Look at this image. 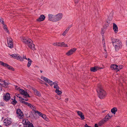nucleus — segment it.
<instances>
[{
	"instance_id": "3",
	"label": "nucleus",
	"mask_w": 127,
	"mask_h": 127,
	"mask_svg": "<svg viewBox=\"0 0 127 127\" xmlns=\"http://www.w3.org/2000/svg\"><path fill=\"white\" fill-rule=\"evenodd\" d=\"M96 91L98 97L100 98L103 99L106 95V92L103 90L100 84L98 85Z\"/></svg>"
},
{
	"instance_id": "50",
	"label": "nucleus",
	"mask_w": 127,
	"mask_h": 127,
	"mask_svg": "<svg viewBox=\"0 0 127 127\" xmlns=\"http://www.w3.org/2000/svg\"><path fill=\"white\" fill-rule=\"evenodd\" d=\"M85 127H90V126H88L87 124H86L85 125Z\"/></svg>"
},
{
	"instance_id": "55",
	"label": "nucleus",
	"mask_w": 127,
	"mask_h": 127,
	"mask_svg": "<svg viewBox=\"0 0 127 127\" xmlns=\"http://www.w3.org/2000/svg\"><path fill=\"white\" fill-rule=\"evenodd\" d=\"M72 25H70L68 27H69V28L70 29L71 27H72Z\"/></svg>"
},
{
	"instance_id": "45",
	"label": "nucleus",
	"mask_w": 127,
	"mask_h": 127,
	"mask_svg": "<svg viewBox=\"0 0 127 127\" xmlns=\"http://www.w3.org/2000/svg\"><path fill=\"white\" fill-rule=\"evenodd\" d=\"M22 59H23V61H24V59H25L26 60H27L28 59L26 57V56H24L23 55V57Z\"/></svg>"
},
{
	"instance_id": "28",
	"label": "nucleus",
	"mask_w": 127,
	"mask_h": 127,
	"mask_svg": "<svg viewBox=\"0 0 127 127\" xmlns=\"http://www.w3.org/2000/svg\"><path fill=\"white\" fill-rule=\"evenodd\" d=\"M117 71H118L120 70L123 67V66L122 65H119L118 66L117 65Z\"/></svg>"
},
{
	"instance_id": "22",
	"label": "nucleus",
	"mask_w": 127,
	"mask_h": 127,
	"mask_svg": "<svg viewBox=\"0 0 127 127\" xmlns=\"http://www.w3.org/2000/svg\"><path fill=\"white\" fill-rule=\"evenodd\" d=\"M33 90L34 91V93L35 95L39 96H41L40 93L38 91L36 90L35 89H34Z\"/></svg>"
},
{
	"instance_id": "6",
	"label": "nucleus",
	"mask_w": 127,
	"mask_h": 127,
	"mask_svg": "<svg viewBox=\"0 0 127 127\" xmlns=\"http://www.w3.org/2000/svg\"><path fill=\"white\" fill-rule=\"evenodd\" d=\"M10 98V95L9 93H7L4 94L3 96V99L4 100L7 101H8Z\"/></svg>"
},
{
	"instance_id": "4",
	"label": "nucleus",
	"mask_w": 127,
	"mask_h": 127,
	"mask_svg": "<svg viewBox=\"0 0 127 127\" xmlns=\"http://www.w3.org/2000/svg\"><path fill=\"white\" fill-rule=\"evenodd\" d=\"M63 14L62 13H59L54 16L53 22H56L60 20L63 17Z\"/></svg>"
},
{
	"instance_id": "52",
	"label": "nucleus",
	"mask_w": 127,
	"mask_h": 127,
	"mask_svg": "<svg viewBox=\"0 0 127 127\" xmlns=\"http://www.w3.org/2000/svg\"><path fill=\"white\" fill-rule=\"evenodd\" d=\"M68 100V98H66L65 99V102H67Z\"/></svg>"
},
{
	"instance_id": "46",
	"label": "nucleus",
	"mask_w": 127,
	"mask_h": 127,
	"mask_svg": "<svg viewBox=\"0 0 127 127\" xmlns=\"http://www.w3.org/2000/svg\"><path fill=\"white\" fill-rule=\"evenodd\" d=\"M79 0H75V3L76 4L79 1Z\"/></svg>"
},
{
	"instance_id": "1",
	"label": "nucleus",
	"mask_w": 127,
	"mask_h": 127,
	"mask_svg": "<svg viewBox=\"0 0 127 127\" xmlns=\"http://www.w3.org/2000/svg\"><path fill=\"white\" fill-rule=\"evenodd\" d=\"M111 39L112 43L116 51H118L122 48V44L120 39L114 38L113 37H111Z\"/></svg>"
},
{
	"instance_id": "47",
	"label": "nucleus",
	"mask_w": 127,
	"mask_h": 127,
	"mask_svg": "<svg viewBox=\"0 0 127 127\" xmlns=\"http://www.w3.org/2000/svg\"><path fill=\"white\" fill-rule=\"evenodd\" d=\"M21 100H25L26 101H27L28 100V99L27 98H22Z\"/></svg>"
},
{
	"instance_id": "64",
	"label": "nucleus",
	"mask_w": 127,
	"mask_h": 127,
	"mask_svg": "<svg viewBox=\"0 0 127 127\" xmlns=\"http://www.w3.org/2000/svg\"><path fill=\"white\" fill-rule=\"evenodd\" d=\"M12 100H13V99L12 98Z\"/></svg>"
},
{
	"instance_id": "36",
	"label": "nucleus",
	"mask_w": 127,
	"mask_h": 127,
	"mask_svg": "<svg viewBox=\"0 0 127 127\" xmlns=\"http://www.w3.org/2000/svg\"><path fill=\"white\" fill-rule=\"evenodd\" d=\"M34 112L35 113L38 114L40 116H41L42 114L41 112L37 110H35L34 111Z\"/></svg>"
},
{
	"instance_id": "61",
	"label": "nucleus",
	"mask_w": 127,
	"mask_h": 127,
	"mask_svg": "<svg viewBox=\"0 0 127 127\" xmlns=\"http://www.w3.org/2000/svg\"><path fill=\"white\" fill-rule=\"evenodd\" d=\"M1 81H2V80H0V82H1Z\"/></svg>"
},
{
	"instance_id": "35",
	"label": "nucleus",
	"mask_w": 127,
	"mask_h": 127,
	"mask_svg": "<svg viewBox=\"0 0 127 127\" xmlns=\"http://www.w3.org/2000/svg\"><path fill=\"white\" fill-rule=\"evenodd\" d=\"M10 56H12V58H14L16 59L17 57V54H14L10 55Z\"/></svg>"
},
{
	"instance_id": "51",
	"label": "nucleus",
	"mask_w": 127,
	"mask_h": 127,
	"mask_svg": "<svg viewBox=\"0 0 127 127\" xmlns=\"http://www.w3.org/2000/svg\"><path fill=\"white\" fill-rule=\"evenodd\" d=\"M69 27H68L65 30H66V31H68V30H69Z\"/></svg>"
},
{
	"instance_id": "26",
	"label": "nucleus",
	"mask_w": 127,
	"mask_h": 127,
	"mask_svg": "<svg viewBox=\"0 0 127 127\" xmlns=\"http://www.w3.org/2000/svg\"><path fill=\"white\" fill-rule=\"evenodd\" d=\"M3 83L1 84L3 87L6 88L7 87L6 86L9 84L8 83L5 82V81H3Z\"/></svg>"
},
{
	"instance_id": "38",
	"label": "nucleus",
	"mask_w": 127,
	"mask_h": 127,
	"mask_svg": "<svg viewBox=\"0 0 127 127\" xmlns=\"http://www.w3.org/2000/svg\"><path fill=\"white\" fill-rule=\"evenodd\" d=\"M40 116L45 120H46V117L45 115L42 114Z\"/></svg>"
},
{
	"instance_id": "57",
	"label": "nucleus",
	"mask_w": 127,
	"mask_h": 127,
	"mask_svg": "<svg viewBox=\"0 0 127 127\" xmlns=\"http://www.w3.org/2000/svg\"><path fill=\"white\" fill-rule=\"evenodd\" d=\"M103 47H105V44H103Z\"/></svg>"
},
{
	"instance_id": "13",
	"label": "nucleus",
	"mask_w": 127,
	"mask_h": 127,
	"mask_svg": "<svg viewBox=\"0 0 127 127\" xmlns=\"http://www.w3.org/2000/svg\"><path fill=\"white\" fill-rule=\"evenodd\" d=\"M54 85V87L55 89H59V87L58 86V84L56 82H53L52 81V82L50 83L49 85L51 86Z\"/></svg>"
},
{
	"instance_id": "60",
	"label": "nucleus",
	"mask_w": 127,
	"mask_h": 127,
	"mask_svg": "<svg viewBox=\"0 0 127 127\" xmlns=\"http://www.w3.org/2000/svg\"><path fill=\"white\" fill-rule=\"evenodd\" d=\"M45 85H47V83H45Z\"/></svg>"
},
{
	"instance_id": "42",
	"label": "nucleus",
	"mask_w": 127,
	"mask_h": 127,
	"mask_svg": "<svg viewBox=\"0 0 127 127\" xmlns=\"http://www.w3.org/2000/svg\"><path fill=\"white\" fill-rule=\"evenodd\" d=\"M20 102L21 103H23L26 105H27V104L28 103V102H26L25 101H23V100H21L20 101Z\"/></svg>"
},
{
	"instance_id": "39",
	"label": "nucleus",
	"mask_w": 127,
	"mask_h": 127,
	"mask_svg": "<svg viewBox=\"0 0 127 127\" xmlns=\"http://www.w3.org/2000/svg\"><path fill=\"white\" fill-rule=\"evenodd\" d=\"M15 95L18 97L19 98L21 99H22V98L21 97V96H20V94H15Z\"/></svg>"
},
{
	"instance_id": "31",
	"label": "nucleus",
	"mask_w": 127,
	"mask_h": 127,
	"mask_svg": "<svg viewBox=\"0 0 127 127\" xmlns=\"http://www.w3.org/2000/svg\"><path fill=\"white\" fill-rule=\"evenodd\" d=\"M3 25V28L4 30L7 32H8V30L7 29V26L6 25H5L4 24V25Z\"/></svg>"
},
{
	"instance_id": "37",
	"label": "nucleus",
	"mask_w": 127,
	"mask_h": 127,
	"mask_svg": "<svg viewBox=\"0 0 127 127\" xmlns=\"http://www.w3.org/2000/svg\"><path fill=\"white\" fill-rule=\"evenodd\" d=\"M17 103V101L16 99H14L11 102V103L14 105H15Z\"/></svg>"
},
{
	"instance_id": "12",
	"label": "nucleus",
	"mask_w": 127,
	"mask_h": 127,
	"mask_svg": "<svg viewBox=\"0 0 127 127\" xmlns=\"http://www.w3.org/2000/svg\"><path fill=\"white\" fill-rule=\"evenodd\" d=\"M41 78L43 80L46 82L48 83L49 84V85L50 84V83L52 82L50 80V79H48L47 78L44 77L43 76H41Z\"/></svg>"
},
{
	"instance_id": "43",
	"label": "nucleus",
	"mask_w": 127,
	"mask_h": 127,
	"mask_svg": "<svg viewBox=\"0 0 127 127\" xmlns=\"http://www.w3.org/2000/svg\"><path fill=\"white\" fill-rule=\"evenodd\" d=\"M67 31H66V30L64 32L62 35L63 36H64L67 33Z\"/></svg>"
},
{
	"instance_id": "8",
	"label": "nucleus",
	"mask_w": 127,
	"mask_h": 127,
	"mask_svg": "<svg viewBox=\"0 0 127 127\" xmlns=\"http://www.w3.org/2000/svg\"><path fill=\"white\" fill-rule=\"evenodd\" d=\"M102 68L99 67L97 66H95L94 67H91L90 70L91 71L95 72L100 69H102Z\"/></svg>"
},
{
	"instance_id": "10",
	"label": "nucleus",
	"mask_w": 127,
	"mask_h": 127,
	"mask_svg": "<svg viewBox=\"0 0 127 127\" xmlns=\"http://www.w3.org/2000/svg\"><path fill=\"white\" fill-rule=\"evenodd\" d=\"M76 50V48H73L70 49L69 51H68L66 54V55L68 56H69L71 55Z\"/></svg>"
},
{
	"instance_id": "54",
	"label": "nucleus",
	"mask_w": 127,
	"mask_h": 127,
	"mask_svg": "<svg viewBox=\"0 0 127 127\" xmlns=\"http://www.w3.org/2000/svg\"><path fill=\"white\" fill-rule=\"evenodd\" d=\"M102 43L103 44H105V41L103 39L102 40Z\"/></svg>"
},
{
	"instance_id": "41",
	"label": "nucleus",
	"mask_w": 127,
	"mask_h": 127,
	"mask_svg": "<svg viewBox=\"0 0 127 127\" xmlns=\"http://www.w3.org/2000/svg\"><path fill=\"white\" fill-rule=\"evenodd\" d=\"M54 46H58V42H56L53 43L52 44Z\"/></svg>"
},
{
	"instance_id": "29",
	"label": "nucleus",
	"mask_w": 127,
	"mask_h": 127,
	"mask_svg": "<svg viewBox=\"0 0 127 127\" xmlns=\"http://www.w3.org/2000/svg\"><path fill=\"white\" fill-rule=\"evenodd\" d=\"M7 43H8L9 44V43H11V42H13L12 40V38L10 37L7 38Z\"/></svg>"
},
{
	"instance_id": "9",
	"label": "nucleus",
	"mask_w": 127,
	"mask_h": 127,
	"mask_svg": "<svg viewBox=\"0 0 127 127\" xmlns=\"http://www.w3.org/2000/svg\"><path fill=\"white\" fill-rule=\"evenodd\" d=\"M0 64L4 66L7 67L9 69H12V66H10L6 63H4L2 61H0Z\"/></svg>"
},
{
	"instance_id": "19",
	"label": "nucleus",
	"mask_w": 127,
	"mask_h": 127,
	"mask_svg": "<svg viewBox=\"0 0 127 127\" xmlns=\"http://www.w3.org/2000/svg\"><path fill=\"white\" fill-rule=\"evenodd\" d=\"M49 20L53 22L54 20V15L52 14H49L48 15Z\"/></svg>"
},
{
	"instance_id": "62",
	"label": "nucleus",
	"mask_w": 127,
	"mask_h": 127,
	"mask_svg": "<svg viewBox=\"0 0 127 127\" xmlns=\"http://www.w3.org/2000/svg\"><path fill=\"white\" fill-rule=\"evenodd\" d=\"M120 127L119 126H117L116 127Z\"/></svg>"
},
{
	"instance_id": "25",
	"label": "nucleus",
	"mask_w": 127,
	"mask_h": 127,
	"mask_svg": "<svg viewBox=\"0 0 127 127\" xmlns=\"http://www.w3.org/2000/svg\"><path fill=\"white\" fill-rule=\"evenodd\" d=\"M117 111V108L116 107H114L111 110V112L114 114L116 113V112Z\"/></svg>"
},
{
	"instance_id": "30",
	"label": "nucleus",
	"mask_w": 127,
	"mask_h": 127,
	"mask_svg": "<svg viewBox=\"0 0 127 127\" xmlns=\"http://www.w3.org/2000/svg\"><path fill=\"white\" fill-rule=\"evenodd\" d=\"M27 125V126L26 127H34L32 123H31L29 121Z\"/></svg>"
},
{
	"instance_id": "21",
	"label": "nucleus",
	"mask_w": 127,
	"mask_h": 127,
	"mask_svg": "<svg viewBox=\"0 0 127 127\" xmlns=\"http://www.w3.org/2000/svg\"><path fill=\"white\" fill-rule=\"evenodd\" d=\"M16 59L21 61H23V59L22 57H21L20 55L18 54H17V57H16Z\"/></svg>"
},
{
	"instance_id": "16",
	"label": "nucleus",
	"mask_w": 127,
	"mask_h": 127,
	"mask_svg": "<svg viewBox=\"0 0 127 127\" xmlns=\"http://www.w3.org/2000/svg\"><path fill=\"white\" fill-rule=\"evenodd\" d=\"M45 18V17L43 15H40L39 17L37 19V20L38 21L40 22L43 21Z\"/></svg>"
},
{
	"instance_id": "15",
	"label": "nucleus",
	"mask_w": 127,
	"mask_h": 127,
	"mask_svg": "<svg viewBox=\"0 0 127 127\" xmlns=\"http://www.w3.org/2000/svg\"><path fill=\"white\" fill-rule=\"evenodd\" d=\"M29 121V120L27 119H23L22 122L25 127L27 126V124H28Z\"/></svg>"
},
{
	"instance_id": "27",
	"label": "nucleus",
	"mask_w": 127,
	"mask_h": 127,
	"mask_svg": "<svg viewBox=\"0 0 127 127\" xmlns=\"http://www.w3.org/2000/svg\"><path fill=\"white\" fill-rule=\"evenodd\" d=\"M27 105L29 107L31 108L32 109L35 108V107L34 106L32 105L31 104L29 103L28 102V103L27 104Z\"/></svg>"
},
{
	"instance_id": "44",
	"label": "nucleus",
	"mask_w": 127,
	"mask_h": 127,
	"mask_svg": "<svg viewBox=\"0 0 127 127\" xmlns=\"http://www.w3.org/2000/svg\"><path fill=\"white\" fill-rule=\"evenodd\" d=\"M105 31V29L104 28H102V31L101 32V33L103 34L104 33Z\"/></svg>"
},
{
	"instance_id": "2",
	"label": "nucleus",
	"mask_w": 127,
	"mask_h": 127,
	"mask_svg": "<svg viewBox=\"0 0 127 127\" xmlns=\"http://www.w3.org/2000/svg\"><path fill=\"white\" fill-rule=\"evenodd\" d=\"M22 41L24 43L26 44L28 47L33 50L35 49V45L33 44V41L31 39L27 37H23Z\"/></svg>"
},
{
	"instance_id": "49",
	"label": "nucleus",
	"mask_w": 127,
	"mask_h": 127,
	"mask_svg": "<svg viewBox=\"0 0 127 127\" xmlns=\"http://www.w3.org/2000/svg\"><path fill=\"white\" fill-rule=\"evenodd\" d=\"M0 92L2 90V88L1 86V84L0 83Z\"/></svg>"
},
{
	"instance_id": "58",
	"label": "nucleus",
	"mask_w": 127,
	"mask_h": 127,
	"mask_svg": "<svg viewBox=\"0 0 127 127\" xmlns=\"http://www.w3.org/2000/svg\"><path fill=\"white\" fill-rule=\"evenodd\" d=\"M126 43V45L127 46V41Z\"/></svg>"
},
{
	"instance_id": "7",
	"label": "nucleus",
	"mask_w": 127,
	"mask_h": 127,
	"mask_svg": "<svg viewBox=\"0 0 127 127\" xmlns=\"http://www.w3.org/2000/svg\"><path fill=\"white\" fill-rule=\"evenodd\" d=\"M20 92L21 94L25 96L26 97H30L29 95L28 94L27 92H26L25 91L22 89H20Z\"/></svg>"
},
{
	"instance_id": "18",
	"label": "nucleus",
	"mask_w": 127,
	"mask_h": 127,
	"mask_svg": "<svg viewBox=\"0 0 127 127\" xmlns=\"http://www.w3.org/2000/svg\"><path fill=\"white\" fill-rule=\"evenodd\" d=\"M58 46L67 47L68 46L66 44H65L64 42H58Z\"/></svg>"
},
{
	"instance_id": "48",
	"label": "nucleus",
	"mask_w": 127,
	"mask_h": 127,
	"mask_svg": "<svg viewBox=\"0 0 127 127\" xmlns=\"http://www.w3.org/2000/svg\"><path fill=\"white\" fill-rule=\"evenodd\" d=\"M107 116H109V117L111 118L112 116V115H111V114H109V113L107 115Z\"/></svg>"
},
{
	"instance_id": "32",
	"label": "nucleus",
	"mask_w": 127,
	"mask_h": 127,
	"mask_svg": "<svg viewBox=\"0 0 127 127\" xmlns=\"http://www.w3.org/2000/svg\"><path fill=\"white\" fill-rule=\"evenodd\" d=\"M111 118L109 117V116H107L106 115L105 117V118L103 119L105 121V122L108 120L110 119Z\"/></svg>"
},
{
	"instance_id": "40",
	"label": "nucleus",
	"mask_w": 127,
	"mask_h": 127,
	"mask_svg": "<svg viewBox=\"0 0 127 127\" xmlns=\"http://www.w3.org/2000/svg\"><path fill=\"white\" fill-rule=\"evenodd\" d=\"M3 19L1 18H0V22L3 25H4V23L3 21Z\"/></svg>"
},
{
	"instance_id": "34",
	"label": "nucleus",
	"mask_w": 127,
	"mask_h": 127,
	"mask_svg": "<svg viewBox=\"0 0 127 127\" xmlns=\"http://www.w3.org/2000/svg\"><path fill=\"white\" fill-rule=\"evenodd\" d=\"M7 44L8 46L11 48H12L13 47V42L9 43V44L8 43H7Z\"/></svg>"
},
{
	"instance_id": "23",
	"label": "nucleus",
	"mask_w": 127,
	"mask_h": 127,
	"mask_svg": "<svg viewBox=\"0 0 127 127\" xmlns=\"http://www.w3.org/2000/svg\"><path fill=\"white\" fill-rule=\"evenodd\" d=\"M105 122V121L103 119L100 121L98 123L99 126H101Z\"/></svg>"
},
{
	"instance_id": "24",
	"label": "nucleus",
	"mask_w": 127,
	"mask_h": 127,
	"mask_svg": "<svg viewBox=\"0 0 127 127\" xmlns=\"http://www.w3.org/2000/svg\"><path fill=\"white\" fill-rule=\"evenodd\" d=\"M27 60L28 61V62L27 64V66L28 67H29L31 65L32 63V60L29 58H28V59Z\"/></svg>"
},
{
	"instance_id": "14",
	"label": "nucleus",
	"mask_w": 127,
	"mask_h": 127,
	"mask_svg": "<svg viewBox=\"0 0 127 127\" xmlns=\"http://www.w3.org/2000/svg\"><path fill=\"white\" fill-rule=\"evenodd\" d=\"M77 113L78 115L80 117L82 120H83L85 119L84 115L82 112L79 111H77Z\"/></svg>"
},
{
	"instance_id": "63",
	"label": "nucleus",
	"mask_w": 127,
	"mask_h": 127,
	"mask_svg": "<svg viewBox=\"0 0 127 127\" xmlns=\"http://www.w3.org/2000/svg\"><path fill=\"white\" fill-rule=\"evenodd\" d=\"M0 127H2V126L0 125Z\"/></svg>"
},
{
	"instance_id": "56",
	"label": "nucleus",
	"mask_w": 127,
	"mask_h": 127,
	"mask_svg": "<svg viewBox=\"0 0 127 127\" xmlns=\"http://www.w3.org/2000/svg\"><path fill=\"white\" fill-rule=\"evenodd\" d=\"M13 98H14V99H16V97L15 96H14Z\"/></svg>"
},
{
	"instance_id": "53",
	"label": "nucleus",
	"mask_w": 127,
	"mask_h": 127,
	"mask_svg": "<svg viewBox=\"0 0 127 127\" xmlns=\"http://www.w3.org/2000/svg\"><path fill=\"white\" fill-rule=\"evenodd\" d=\"M95 127H98V125L96 124H95Z\"/></svg>"
},
{
	"instance_id": "20",
	"label": "nucleus",
	"mask_w": 127,
	"mask_h": 127,
	"mask_svg": "<svg viewBox=\"0 0 127 127\" xmlns=\"http://www.w3.org/2000/svg\"><path fill=\"white\" fill-rule=\"evenodd\" d=\"M117 65L116 64H113L111 65L110 68L112 70H114L117 71Z\"/></svg>"
},
{
	"instance_id": "33",
	"label": "nucleus",
	"mask_w": 127,
	"mask_h": 127,
	"mask_svg": "<svg viewBox=\"0 0 127 127\" xmlns=\"http://www.w3.org/2000/svg\"><path fill=\"white\" fill-rule=\"evenodd\" d=\"M55 92L58 95L61 94L62 93V92L60 91L59 90V89H56L55 90Z\"/></svg>"
},
{
	"instance_id": "59",
	"label": "nucleus",
	"mask_w": 127,
	"mask_h": 127,
	"mask_svg": "<svg viewBox=\"0 0 127 127\" xmlns=\"http://www.w3.org/2000/svg\"><path fill=\"white\" fill-rule=\"evenodd\" d=\"M40 72H41V73H42V70H40Z\"/></svg>"
},
{
	"instance_id": "5",
	"label": "nucleus",
	"mask_w": 127,
	"mask_h": 127,
	"mask_svg": "<svg viewBox=\"0 0 127 127\" xmlns=\"http://www.w3.org/2000/svg\"><path fill=\"white\" fill-rule=\"evenodd\" d=\"M16 113L17 116L19 119H22L23 117V113L20 109H17L16 110Z\"/></svg>"
},
{
	"instance_id": "17",
	"label": "nucleus",
	"mask_w": 127,
	"mask_h": 127,
	"mask_svg": "<svg viewBox=\"0 0 127 127\" xmlns=\"http://www.w3.org/2000/svg\"><path fill=\"white\" fill-rule=\"evenodd\" d=\"M113 29L115 33H117L118 32V27L114 23H113Z\"/></svg>"
},
{
	"instance_id": "11",
	"label": "nucleus",
	"mask_w": 127,
	"mask_h": 127,
	"mask_svg": "<svg viewBox=\"0 0 127 127\" xmlns=\"http://www.w3.org/2000/svg\"><path fill=\"white\" fill-rule=\"evenodd\" d=\"M4 124L5 126H7L11 124V121L10 119H9L6 118L4 120Z\"/></svg>"
}]
</instances>
